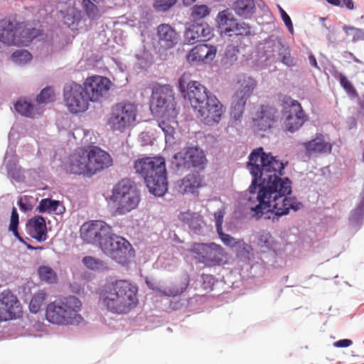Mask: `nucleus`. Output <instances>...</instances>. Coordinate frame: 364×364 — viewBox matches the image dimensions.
I'll return each mask as SVG.
<instances>
[{
  "mask_svg": "<svg viewBox=\"0 0 364 364\" xmlns=\"http://www.w3.org/2000/svg\"><path fill=\"white\" fill-rule=\"evenodd\" d=\"M338 79L341 86L345 91L353 97H358V92L353 85V84L347 79V77L342 73L338 74Z\"/></svg>",
  "mask_w": 364,
  "mask_h": 364,
  "instance_id": "49530a36",
  "label": "nucleus"
},
{
  "mask_svg": "<svg viewBox=\"0 0 364 364\" xmlns=\"http://www.w3.org/2000/svg\"><path fill=\"white\" fill-rule=\"evenodd\" d=\"M82 7L87 16L95 19L99 16V9L96 4L91 0H82Z\"/></svg>",
  "mask_w": 364,
  "mask_h": 364,
  "instance_id": "a18cd8bd",
  "label": "nucleus"
},
{
  "mask_svg": "<svg viewBox=\"0 0 364 364\" xmlns=\"http://www.w3.org/2000/svg\"><path fill=\"white\" fill-rule=\"evenodd\" d=\"M210 12L206 5H195L191 9V17L193 21L200 20L208 16Z\"/></svg>",
  "mask_w": 364,
  "mask_h": 364,
  "instance_id": "79ce46f5",
  "label": "nucleus"
},
{
  "mask_svg": "<svg viewBox=\"0 0 364 364\" xmlns=\"http://www.w3.org/2000/svg\"><path fill=\"white\" fill-rule=\"evenodd\" d=\"M23 315V306L18 297L9 289L0 293V322L16 320Z\"/></svg>",
  "mask_w": 364,
  "mask_h": 364,
  "instance_id": "ddd939ff",
  "label": "nucleus"
},
{
  "mask_svg": "<svg viewBox=\"0 0 364 364\" xmlns=\"http://www.w3.org/2000/svg\"><path fill=\"white\" fill-rule=\"evenodd\" d=\"M138 287L128 280L119 279L105 284L99 291V301L107 311L127 314L138 304Z\"/></svg>",
  "mask_w": 364,
  "mask_h": 364,
  "instance_id": "20e7f679",
  "label": "nucleus"
},
{
  "mask_svg": "<svg viewBox=\"0 0 364 364\" xmlns=\"http://www.w3.org/2000/svg\"><path fill=\"white\" fill-rule=\"evenodd\" d=\"M349 29L354 32L353 41H357L363 38L364 31L362 29L353 27H350Z\"/></svg>",
  "mask_w": 364,
  "mask_h": 364,
  "instance_id": "6e6d98bb",
  "label": "nucleus"
},
{
  "mask_svg": "<svg viewBox=\"0 0 364 364\" xmlns=\"http://www.w3.org/2000/svg\"><path fill=\"white\" fill-rule=\"evenodd\" d=\"M188 285L189 277L188 275H185L180 282L173 284L172 287L162 291V294L171 297L179 296L186 290Z\"/></svg>",
  "mask_w": 364,
  "mask_h": 364,
  "instance_id": "473e14b6",
  "label": "nucleus"
},
{
  "mask_svg": "<svg viewBox=\"0 0 364 364\" xmlns=\"http://www.w3.org/2000/svg\"><path fill=\"white\" fill-rule=\"evenodd\" d=\"M12 60L16 64H25L32 59L31 54L26 50H18L13 53Z\"/></svg>",
  "mask_w": 364,
  "mask_h": 364,
  "instance_id": "c03bdc74",
  "label": "nucleus"
},
{
  "mask_svg": "<svg viewBox=\"0 0 364 364\" xmlns=\"http://www.w3.org/2000/svg\"><path fill=\"white\" fill-rule=\"evenodd\" d=\"M309 62L312 66L316 67V68L318 67L316 59L314 55L309 56Z\"/></svg>",
  "mask_w": 364,
  "mask_h": 364,
  "instance_id": "052dcab7",
  "label": "nucleus"
},
{
  "mask_svg": "<svg viewBox=\"0 0 364 364\" xmlns=\"http://www.w3.org/2000/svg\"><path fill=\"white\" fill-rule=\"evenodd\" d=\"M353 344V341L350 339H341L336 341L333 346L336 348H347Z\"/></svg>",
  "mask_w": 364,
  "mask_h": 364,
  "instance_id": "5fc2aeb1",
  "label": "nucleus"
},
{
  "mask_svg": "<svg viewBox=\"0 0 364 364\" xmlns=\"http://www.w3.org/2000/svg\"><path fill=\"white\" fill-rule=\"evenodd\" d=\"M156 36L159 43L165 49L173 48L179 39V35L175 28L168 23H161L157 26Z\"/></svg>",
  "mask_w": 364,
  "mask_h": 364,
  "instance_id": "aec40b11",
  "label": "nucleus"
},
{
  "mask_svg": "<svg viewBox=\"0 0 364 364\" xmlns=\"http://www.w3.org/2000/svg\"><path fill=\"white\" fill-rule=\"evenodd\" d=\"M282 114L287 131L294 132L307 120L301 104L289 96H284L282 100Z\"/></svg>",
  "mask_w": 364,
  "mask_h": 364,
  "instance_id": "9b49d317",
  "label": "nucleus"
},
{
  "mask_svg": "<svg viewBox=\"0 0 364 364\" xmlns=\"http://www.w3.org/2000/svg\"><path fill=\"white\" fill-rule=\"evenodd\" d=\"M217 18L218 24L224 28L225 32L232 31L231 27L235 24V21L230 18V14L227 10L220 11Z\"/></svg>",
  "mask_w": 364,
  "mask_h": 364,
  "instance_id": "58836bf2",
  "label": "nucleus"
},
{
  "mask_svg": "<svg viewBox=\"0 0 364 364\" xmlns=\"http://www.w3.org/2000/svg\"><path fill=\"white\" fill-rule=\"evenodd\" d=\"M82 263L87 268L94 271L106 268L105 263L102 260L92 256L83 257Z\"/></svg>",
  "mask_w": 364,
  "mask_h": 364,
  "instance_id": "4c0bfd02",
  "label": "nucleus"
},
{
  "mask_svg": "<svg viewBox=\"0 0 364 364\" xmlns=\"http://www.w3.org/2000/svg\"><path fill=\"white\" fill-rule=\"evenodd\" d=\"M110 199L115 204L116 211L124 215L138 206L140 192L132 180L125 178L114 186Z\"/></svg>",
  "mask_w": 364,
  "mask_h": 364,
  "instance_id": "6e6552de",
  "label": "nucleus"
},
{
  "mask_svg": "<svg viewBox=\"0 0 364 364\" xmlns=\"http://www.w3.org/2000/svg\"><path fill=\"white\" fill-rule=\"evenodd\" d=\"M247 101V100L245 97H240L237 95H234L230 114L235 119H239L242 117Z\"/></svg>",
  "mask_w": 364,
  "mask_h": 364,
  "instance_id": "72a5a7b5",
  "label": "nucleus"
},
{
  "mask_svg": "<svg viewBox=\"0 0 364 364\" xmlns=\"http://www.w3.org/2000/svg\"><path fill=\"white\" fill-rule=\"evenodd\" d=\"M247 166L253 177L248 191L250 194L257 191L259 203L250 208L257 219L265 212L272 211L281 217L288 215L291 209L297 211L303 207L295 197H288L291 182L288 178H281L285 165L277 157L259 147L250 153Z\"/></svg>",
  "mask_w": 364,
  "mask_h": 364,
  "instance_id": "f257e3e1",
  "label": "nucleus"
},
{
  "mask_svg": "<svg viewBox=\"0 0 364 364\" xmlns=\"http://www.w3.org/2000/svg\"><path fill=\"white\" fill-rule=\"evenodd\" d=\"M235 34L239 36H249L251 34V27L244 22L235 23Z\"/></svg>",
  "mask_w": 364,
  "mask_h": 364,
  "instance_id": "8fccbe9b",
  "label": "nucleus"
},
{
  "mask_svg": "<svg viewBox=\"0 0 364 364\" xmlns=\"http://www.w3.org/2000/svg\"><path fill=\"white\" fill-rule=\"evenodd\" d=\"M222 242L227 246L242 247L245 252H249L250 247L243 240H235L228 234L224 233L223 230L217 231Z\"/></svg>",
  "mask_w": 364,
  "mask_h": 364,
  "instance_id": "e433bc0d",
  "label": "nucleus"
},
{
  "mask_svg": "<svg viewBox=\"0 0 364 364\" xmlns=\"http://www.w3.org/2000/svg\"><path fill=\"white\" fill-rule=\"evenodd\" d=\"M18 214L17 213L16 208L15 207L13 208L11 211L10 225H9V230L11 231L14 236L18 238L20 241H23L22 238L19 235L18 232Z\"/></svg>",
  "mask_w": 364,
  "mask_h": 364,
  "instance_id": "09e8293b",
  "label": "nucleus"
},
{
  "mask_svg": "<svg viewBox=\"0 0 364 364\" xmlns=\"http://www.w3.org/2000/svg\"><path fill=\"white\" fill-rule=\"evenodd\" d=\"M238 88L235 94L248 100L257 87V80L250 76L243 75L237 81Z\"/></svg>",
  "mask_w": 364,
  "mask_h": 364,
  "instance_id": "b1692460",
  "label": "nucleus"
},
{
  "mask_svg": "<svg viewBox=\"0 0 364 364\" xmlns=\"http://www.w3.org/2000/svg\"><path fill=\"white\" fill-rule=\"evenodd\" d=\"M213 36V29L207 23L191 25L184 33L186 43L193 45L198 41H206Z\"/></svg>",
  "mask_w": 364,
  "mask_h": 364,
  "instance_id": "f3484780",
  "label": "nucleus"
},
{
  "mask_svg": "<svg viewBox=\"0 0 364 364\" xmlns=\"http://www.w3.org/2000/svg\"><path fill=\"white\" fill-rule=\"evenodd\" d=\"M228 253L224 248L215 242H210L204 264L207 267L220 266L226 262Z\"/></svg>",
  "mask_w": 364,
  "mask_h": 364,
  "instance_id": "4be33fe9",
  "label": "nucleus"
},
{
  "mask_svg": "<svg viewBox=\"0 0 364 364\" xmlns=\"http://www.w3.org/2000/svg\"><path fill=\"white\" fill-rule=\"evenodd\" d=\"M237 52L238 50L235 46H228L225 51V57L230 58V61L236 60V53Z\"/></svg>",
  "mask_w": 364,
  "mask_h": 364,
  "instance_id": "603ef678",
  "label": "nucleus"
},
{
  "mask_svg": "<svg viewBox=\"0 0 364 364\" xmlns=\"http://www.w3.org/2000/svg\"><path fill=\"white\" fill-rule=\"evenodd\" d=\"M18 28L14 46H27L38 35V31L36 28H27L23 23L18 22Z\"/></svg>",
  "mask_w": 364,
  "mask_h": 364,
  "instance_id": "bb28decb",
  "label": "nucleus"
},
{
  "mask_svg": "<svg viewBox=\"0 0 364 364\" xmlns=\"http://www.w3.org/2000/svg\"><path fill=\"white\" fill-rule=\"evenodd\" d=\"M14 108L18 113L26 117L34 118L41 114V112L36 111L33 105L24 98L18 99L14 103Z\"/></svg>",
  "mask_w": 364,
  "mask_h": 364,
  "instance_id": "cd10ccee",
  "label": "nucleus"
},
{
  "mask_svg": "<svg viewBox=\"0 0 364 364\" xmlns=\"http://www.w3.org/2000/svg\"><path fill=\"white\" fill-rule=\"evenodd\" d=\"M38 274L41 282L55 284L58 281L56 272L49 266L42 265L38 267Z\"/></svg>",
  "mask_w": 364,
  "mask_h": 364,
  "instance_id": "c9c22d12",
  "label": "nucleus"
},
{
  "mask_svg": "<svg viewBox=\"0 0 364 364\" xmlns=\"http://www.w3.org/2000/svg\"><path fill=\"white\" fill-rule=\"evenodd\" d=\"M27 229L29 235L38 242L47 239V228L43 217L38 215L28 220Z\"/></svg>",
  "mask_w": 364,
  "mask_h": 364,
  "instance_id": "5701e85b",
  "label": "nucleus"
},
{
  "mask_svg": "<svg viewBox=\"0 0 364 364\" xmlns=\"http://www.w3.org/2000/svg\"><path fill=\"white\" fill-rule=\"evenodd\" d=\"M37 247V250H42L43 247Z\"/></svg>",
  "mask_w": 364,
  "mask_h": 364,
  "instance_id": "774afa93",
  "label": "nucleus"
},
{
  "mask_svg": "<svg viewBox=\"0 0 364 364\" xmlns=\"http://www.w3.org/2000/svg\"><path fill=\"white\" fill-rule=\"evenodd\" d=\"M203 186V178L198 173H191L183 178L178 186V191L182 193H194Z\"/></svg>",
  "mask_w": 364,
  "mask_h": 364,
  "instance_id": "393cba45",
  "label": "nucleus"
},
{
  "mask_svg": "<svg viewBox=\"0 0 364 364\" xmlns=\"http://www.w3.org/2000/svg\"><path fill=\"white\" fill-rule=\"evenodd\" d=\"M278 55L281 62L284 65L289 67L296 65V61L294 58L291 57L289 47H286L283 45L281 46L278 51Z\"/></svg>",
  "mask_w": 364,
  "mask_h": 364,
  "instance_id": "a19ab883",
  "label": "nucleus"
},
{
  "mask_svg": "<svg viewBox=\"0 0 364 364\" xmlns=\"http://www.w3.org/2000/svg\"><path fill=\"white\" fill-rule=\"evenodd\" d=\"M18 205L20 207V208L22 210H24V211H27V210H31L32 209V206L31 204H28L26 203H23V199L21 198L19 200H18Z\"/></svg>",
  "mask_w": 364,
  "mask_h": 364,
  "instance_id": "4d7b16f0",
  "label": "nucleus"
},
{
  "mask_svg": "<svg viewBox=\"0 0 364 364\" xmlns=\"http://www.w3.org/2000/svg\"><path fill=\"white\" fill-rule=\"evenodd\" d=\"M80 237L90 244L98 245L107 255L124 263L131 255L132 247L125 238L113 233L110 225L102 220H91L80 228Z\"/></svg>",
  "mask_w": 364,
  "mask_h": 364,
  "instance_id": "f03ea898",
  "label": "nucleus"
},
{
  "mask_svg": "<svg viewBox=\"0 0 364 364\" xmlns=\"http://www.w3.org/2000/svg\"><path fill=\"white\" fill-rule=\"evenodd\" d=\"M82 86L75 82L65 84L63 88V97L68 110L77 114L85 112L90 102Z\"/></svg>",
  "mask_w": 364,
  "mask_h": 364,
  "instance_id": "f8f14e48",
  "label": "nucleus"
},
{
  "mask_svg": "<svg viewBox=\"0 0 364 364\" xmlns=\"http://www.w3.org/2000/svg\"><path fill=\"white\" fill-rule=\"evenodd\" d=\"M196 116L208 125L218 124L224 114V108L218 99L198 81H191L186 85V95Z\"/></svg>",
  "mask_w": 364,
  "mask_h": 364,
  "instance_id": "39448f33",
  "label": "nucleus"
},
{
  "mask_svg": "<svg viewBox=\"0 0 364 364\" xmlns=\"http://www.w3.org/2000/svg\"><path fill=\"white\" fill-rule=\"evenodd\" d=\"M176 118V117L166 116L165 118H161V119L159 122V127L165 134L166 141L173 138L175 133L174 125L177 124Z\"/></svg>",
  "mask_w": 364,
  "mask_h": 364,
  "instance_id": "2f4dec72",
  "label": "nucleus"
},
{
  "mask_svg": "<svg viewBox=\"0 0 364 364\" xmlns=\"http://www.w3.org/2000/svg\"><path fill=\"white\" fill-rule=\"evenodd\" d=\"M81 301L75 296H63L50 302L46 309V318L51 323L68 326L83 321L80 312Z\"/></svg>",
  "mask_w": 364,
  "mask_h": 364,
  "instance_id": "0eeeda50",
  "label": "nucleus"
},
{
  "mask_svg": "<svg viewBox=\"0 0 364 364\" xmlns=\"http://www.w3.org/2000/svg\"><path fill=\"white\" fill-rule=\"evenodd\" d=\"M138 106L136 103L122 100L111 107L108 124L113 131L124 132L136 122Z\"/></svg>",
  "mask_w": 364,
  "mask_h": 364,
  "instance_id": "1a4fd4ad",
  "label": "nucleus"
},
{
  "mask_svg": "<svg viewBox=\"0 0 364 364\" xmlns=\"http://www.w3.org/2000/svg\"><path fill=\"white\" fill-rule=\"evenodd\" d=\"M91 1L95 2V4H100V2L103 1V0H91Z\"/></svg>",
  "mask_w": 364,
  "mask_h": 364,
  "instance_id": "338daca9",
  "label": "nucleus"
},
{
  "mask_svg": "<svg viewBox=\"0 0 364 364\" xmlns=\"http://www.w3.org/2000/svg\"><path fill=\"white\" fill-rule=\"evenodd\" d=\"M111 82L105 77L94 75L87 77L82 87L90 102H97L109 91Z\"/></svg>",
  "mask_w": 364,
  "mask_h": 364,
  "instance_id": "4468645a",
  "label": "nucleus"
},
{
  "mask_svg": "<svg viewBox=\"0 0 364 364\" xmlns=\"http://www.w3.org/2000/svg\"><path fill=\"white\" fill-rule=\"evenodd\" d=\"M343 5L349 10L354 9V3L352 0H342Z\"/></svg>",
  "mask_w": 364,
  "mask_h": 364,
  "instance_id": "bf43d9fd",
  "label": "nucleus"
},
{
  "mask_svg": "<svg viewBox=\"0 0 364 364\" xmlns=\"http://www.w3.org/2000/svg\"><path fill=\"white\" fill-rule=\"evenodd\" d=\"M306 150V154L310 157L314 155L330 154L332 151V144L326 141L322 134L318 133L311 140L302 144Z\"/></svg>",
  "mask_w": 364,
  "mask_h": 364,
  "instance_id": "6ab92c4d",
  "label": "nucleus"
},
{
  "mask_svg": "<svg viewBox=\"0 0 364 364\" xmlns=\"http://www.w3.org/2000/svg\"><path fill=\"white\" fill-rule=\"evenodd\" d=\"M150 109L160 118L177 116L173 91L171 85L156 84L154 86Z\"/></svg>",
  "mask_w": 364,
  "mask_h": 364,
  "instance_id": "9d476101",
  "label": "nucleus"
},
{
  "mask_svg": "<svg viewBox=\"0 0 364 364\" xmlns=\"http://www.w3.org/2000/svg\"><path fill=\"white\" fill-rule=\"evenodd\" d=\"M178 86L179 89L182 92H185V88H186V80L184 78V76H182L178 80Z\"/></svg>",
  "mask_w": 364,
  "mask_h": 364,
  "instance_id": "13d9d810",
  "label": "nucleus"
},
{
  "mask_svg": "<svg viewBox=\"0 0 364 364\" xmlns=\"http://www.w3.org/2000/svg\"><path fill=\"white\" fill-rule=\"evenodd\" d=\"M55 95L54 90L50 87H47L42 90L41 93L37 96L36 101L39 104H47L55 100Z\"/></svg>",
  "mask_w": 364,
  "mask_h": 364,
  "instance_id": "37998d69",
  "label": "nucleus"
},
{
  "mask_svg": "<svg viewBox=\"0 0 364 364\" xmlns=\"http://www.w3.org/2000/svg\"><path fill=\"white\" fill-rule=\"evenodd\" d=\"M350 55L353 56V58L355 62L360 63V60L355 56H353L352 53H350Z\"/></svg>",
  "mask_w": 364,
  "mask_h": 364,
  "instance_id": "69168bd1",
  "label": "nucleus"
},
{
  "mask_svg": "<svg viewBox=\"0 0 364 364\" xmlns=\"http://www.w3.org/2000/svg\"><path fill=\"white\" fill-rule=\"evenodd\" d=\"M196 0H183V4L185 6H190L193 4Z\"/></svg>",
  "mask_w": 364,
  "mask_h": 364,
  "instance_id": "e2e57ef3",
  "label": "nucleus"
},
{
  "mask_svg": "<svg viewBox=\"0 0 364 364\" xmlns=\"http://www.w3.org/2000/svg\"><path fill=\"white\" fill-rule=\"evenodd\" d=\"M18 22L8 18L0 20V41L8 46H14L18 33Z\"/></svg>",
  "mask_w": 364,
  "mask_h": 364,
  "instance_id": "412c9836",
  "label": "nucleus"
},
{
  "mask_svg": "<svg viewBox=\"0 0 364 364\" xmlns=\"http://www.w3.org/2000/svg\"><path fill=\"white\" fill-rule=\"evenodd\" d=\"M47 294L44 290H39L35 293L29 303V309L31 313H38L47 299Z\"/></svg>",
  "mask_w": 364,
  "mask_h": 364,
  "instance_id": "f704fd0d",
  "label": "nucleus"
},
{
  "mask_svg": "<svg viewBox=\"0 0 364 364\" xmlns=\"http://www.w3.org/2000/svg\"><path fill=\"white\" fill-rule=\"evenodd\" d=\"M135 173L143 178L150 193L163 196L168 190L166 160L160 156H144L134 161Z\"/></svg>",
  "mask_w": 364,
  "mask_h": 364,
  "instance_id": "423d86ee",
  "label": "nucleus"
},
{
  "mask_svg": "<svg viewBox=\"0 0 364 364\" xmlns=\"http://www.w3.org/2000/svg\"><path fill=\"white\" fill-rule=\"evenodd\" d=\"M257 244L263 252L275 251L276 242L272 235L267 231L259 233Z\"/></svg>",
  "mask_w": 364,
  "mask_h": 364,
  "instance_id": "7c9ffc66",
  "label": "nucleus"
},
{
  "mask_svg": "<svg viewBox=\"0 0 364 364\" xmlns=\"http://www.w3.org/2000/svg\"><path fill=\"white\" fill-rule=\"evenodd\" d=\"M174 158L182 159L183 163L178 164V166H183L184 167H198L203 168L205 162L206 158L204 152L197 147H186L182 151L175 154Z\"/></svg>",
  "mask_w": 364,
  "mask_h": 364,
  "instance_id": "2eb2a0df",
  "label": "nucleus"
},
{
  "mask_svg": "<svg viewBox=\"0 0 364 364\" xmlns=\"http://www.w3.org/2000/svg\"><path fill=\"white\" fill-rule=\"evenodd\" d=\"M177 3V0H156L153 4L155 11L166 12Z\"/></svg>",
  "mask_w": 364,
  "mask_h": 364,
  "instance_id": "de8ad7c7",
  "label": "nucleus"
},
{
  "mask_svg": "<svg viewBox=\"0 0 364 364\" xmlns=\"http://www.w3.org/2000/svg\"><path fill=\"white\" fill-rule=\"evenodd\" d=\"M326 1L333 6H339L341 4L340 0H326Z\"/></svg>",
  "mask_w": 364,
  "mask_h": 364,
  "instance_id": "680f3d73",
  "label": "nucleus"
},
{
  "mask_svg": "<svg viewBox=\"0 0 364 364\" xmlns=\"http://www.w3.org/2000/svg\"><path fill=\"white\" fill-rule=\"evenodd\" d=\"M181 221L186 224L195 233L198 234L203 224V220L201 215L198 213L191 211L182 212L178 215Z\"/></svg>",
  "mask_w": 364,
  "mask_h": 364,
  "instance_id": "a878e982",
  "label": "nucleus"
},
{
  "mask_svg": "<svg viewBox=\"0 0 364 364\" xmlns=\"http://www.w3.org/2000/svg\"><path fill=\"white\" fill-rule=\"evenodd\" d=\"M277 7H278L279 13L281 14V17H282L285 26L288 28V31H289L290 33L293 34L294 33V27H293V23L291 22V18L287 14V12L281 7V6L277 5Z\"/></svg>",
  "mask_w": 364,
  "mask_h": 364,
  "instance_id": "3c124183",
  "label": "nucleus"
},
{
  "mask_svg": "<svg viewBox=\"0 0 364 364\" xmlns=\"http://www.w3.org/2000/svg\"><path fill=\"white\" fill-rule=\"evenodd\" d=\"M113 164L111 156L97 146L78 148L63 164L69 174L90 178Z\"/></svg>",
  "mask_w": 364,
  "mask_h": 364,
  "instance_id": "7ed1b4c3",
  "label": "nucleus"
},
{
  "mask_svg": "<svg viewBox=\"0 0 364 364\" xmlns=\"http://www.w3.org/2000/svg\"><path fill=\"white\" fill-rule=\"evenodd\" d=\"M26 247L28 250H37V247H33L29 244H26Z\"/></svg>",
  "mask_w": 364,
  "mask_h": 364,
  "instance_id": "0e129e2a",
  "label": "nucleus"
},
{
  "mask_svg": "<svg viewBox=\"0 0 364 364\" xmlns=\"http://www.w3.org/2000/svg\"><path fill=\"white\" fill-rule=\"evenodd\" d=\"M216 53L215 46L199 44L190 50L187 55V60L190 63H208L215 58Z\"/></svg>",
  "mask_w": 364,
  "mask_h": 364,
  "instance_id": "a211bd4d",
  "label": "nucleus"
},
{
  "mask_svg": "<svg viewBox=\"0 0 364 364\" xmlns=\"http://www.w3.org/2000/svg\"><path fill=\"white\" fill-rule=\"evenodd\" d=\"M255 9L253 0H237L234 4L235 13L244 18L250 16Z\"/></svg>",
  "mask_w": 364,
  "mask_h": 364,
  "instance_id": "c756f323",
  "label": "nucleus"
},
{
  "mask_svg": "<svg viewBox=\"0 0 364 364\" xmlns=\"http://www.w3.org/2000/svg\"><path fill=\"white\" fill-rule=\"evenodd\" d=\"M59 205V201L53 200L49 198L42 199L37 207L36 210L39 213H51L55 212Z\"/></svg>",
  "mask_w": 364,
  "mask_h": 364,
  "instance_id": "ea45409f",
  "label": "nucleus"
},
{
  "mask_svg": "<svg viewBox=\"0 0 364 364\" xmlns=\"http://www.w3.org/2000/svg\"><path fill=\"white\" fill-rule=\"evenodd\" d=\"M277 111L268 105H262L253 119V126L258 131L266 132L270 129L276 122Z\"/></svg>",
  "mask_w": 364,
  "mask_h": 364,
  "instance_id": "dca6fc26",
  "label": "nucleus"
},
{
  "mask_svg": "<svg viewBox=\"0 0 364 364\" xmlns=\"http://www.w3.org/2000/svg\"><path fill=\"white\" fill-rule=\"evenodd\" d=\"M215 226L217 231L222 230V225H223V213L220 210L216 212L215 214Z\"/></svg>",
  "mask_w": 364,
  "mask_h": 364,
  "instance_id": "864d4df0",
  "label": "nucleus"
},
{
  "mask_svg": "<svg viewBox=\"0 0 364 364\" xmlns=\"http://www.w3.org/2000/svg\"><path fill=\"white\" fill-rule=\"evenodd\" d=\"M208 247L209 243L193 242L186 249V252L191 255L197 262L203 264Z\"/></svg>",
  "mask_w": 364,
  "mask_h": 364,
  "instance_id": "c85d7f7f",
  "label": "nucleus"
}]
</instances>
